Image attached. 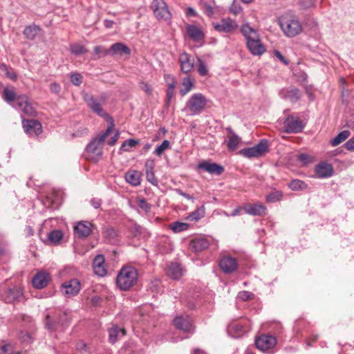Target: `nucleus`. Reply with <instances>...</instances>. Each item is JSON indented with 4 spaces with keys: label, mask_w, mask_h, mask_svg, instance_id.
Wrapping results in <instances>:
<instances>
[{
    "label": "nucleus",
    "mask_w": 354,
    "mask_h": 354,
    "mask_svg": "<svg viewBox=\"0 0 354 354\" xmlns=\"http://www.w3.org/2000/svg\"><path fill=\"white\" fill-rule=\"evenodd\" d=\"M350 135L351 132L348 130L342 131L330 140V143L333 147H336L346 140Z\"/></svg>",
    "instance_id": "40"
},
{
    "label": "nucleus",
    "mask_w": 354,
    "mask_h": 354,
    "mask_svg": "<svg viewBox=\"0 0 354 354\" xmlns=\"http://www.w3.org/2000/svg\"><path fill=\"white\" fill-rule=\"evenodd\" d=\"M107 97L106 95L102 94L98 97H95L92 95L86 93L84 95V100L86 102L88 107L99 116L106 118L109 114L102 109V105L104 104Z\"/></svg>",
    "instance_id": "5"
},
{
    "label": "nucleus",
    "mask_w": 354,
    "mask_h": 354,
    "mask_svg": "<svg viewBox=\"0 0 354 354\" xmlns=\"http://www.w3.org/2000/svg\"><path fill=\"white\" fill-rule=\"evenodd\" d=\"M200 6L207 16L210 17L214 13L216 8L214 0H201Z\"/></svg>",
    "instance_id": "37"
},
{
    "label": "nucleus",
    "mask_w": 354,
    "mask_h": 354,
    "mask_svg": "<svg viewBox=\"0 0 354 354\" xmlns=\"http://www.w3.org/2000/svg\"><path fill=\"white\" fill-rule=\"evenodd\" d=\"M283 194L280 190H274L269 193L266 197V202L268 203H275L282 200Z\"/></svg>",
    "instance_id": "41"
},
{
    "label": "nucleus",
    "mask_w": 354,
    "mask_h": 354,
    "mask_svg": "<svg viewBox=\"0 0 354 354\" xmlns=\"http://www.w3.org/2000/svg\"><path fill=\"white\" fill-rule=\"evenodd\" d=\"M71 315L68 310L49 309L47 310L44 318L45 328L49 331H55L59 328L64 330L71 324Z\"/></svg>",
    "instance_id": "1"
},
{
    "label": "nucleus",
    "mask_w": 354,
    "mask_h": 354,
    "mask_svg": "<svg viewBox=\"0 0 354 354\" xmlns=\"http://www.w3.org/2000/svg\"><path fill=\"white\" fill-rule=\"evenodd\" d=\"M225 130L228 133L227 148L230 151H234L239 145L241 138L234 132L230 127H227Z\"/></svg>",
    "instance_id": "29"
},
{
    "label": "nucleus",
    "mask_w": 354,
    "mask_h": 354,
    "mask_svg": "<svg viewBox=\"0 0 354 354\" xmlns=\"http://www.w3.org/2000/svg\"><path fill=\"white\" fill-rule=\"evenodd\" d=\"M22 291L17 288H8L0 295V299L6 303H12L22 297Z\"/></svg>",
    "instance_id": "20"
},
{
    "label": "nucleus",
    "mask_w": 354,
    "mask_h": 354,
    "mask_svg": "<svg viewBox=\"0 0 354 354\" xmlns=\"http://www.w3.org/2000/svg\"><path fill=\"white\" fill-rule=\"evenodd\" d=\"M253 297L254 294L248 291H241L238 295L239 299L243 301L252 299Z\"/></svg>",
    "instance_id": "53"
},
{
    "label": "nucleus",
    "mask_w": 354,
    "mask_h": 354,
    "mask_svg": "<svg viewBox=\"0 0 354 354\" xmlns=\"http://www.w3.org/2000/svg\"><path fill=\"white\" fill-rule=\"evenodd\" d=\"M304 125L302 121L292 115L288 116L283 122L284 132L287 133H297L302 131Z\"/></svg>",
    "instance_id": "9"
},
{
    "label": "nucleus",
    "mask_w": 354,
    "mask_h": 354,
    "mask_svg": "<svg viewBox=\"0 0 354 354\" xmlns=\"http://www.w3.org/2000/svg\"><path fill=\"white\" fill-rule=\"evenodd\" d=\"M174 322L177 328L184 332H191L193 329L192 321L189 316H177Z\"/></svg>",
    "instance_id": "25"
},
{
    "label": "nucleus",
    "mask_w": 354,
    "mask_h": 354,
    "mask_svg": "<svg viewBox=\"0 0 354 354\" xmlns=\"http://www.w3.org/2000/svg\"><path fill=\"white\" fill-rule=\"evenodd\" d=\"M278 24L283 34L288 37H294L302 31V25L297 17L292 12H286L279 17Z\"/></svg>",
    "instance_id": "2"
},
{
    "label": "nucleus",
    "mask_w": 354,
    "mask_h": 354,
    "mask_svg": "<svg viewBox=\"0 0 354 354\" xmlns=\"http://www.w3.org/2000/svg\"><path fill=\"white\" fill-rule=\"evenodd\" d=\"M281 94L283 95V97L284 99L290 100L292 103H295L301 97L300 91L297 88H292L283 91Z\"/></svg>",
    "instance_id": "36"
},
{
    "label": "nucleus",
    "mask_w": 354,
    "mask_h": 354,
    "mask_svg": "<svg viewBox=\"0 0 354 354\" xmlns=\"http://www.w3.org/2000/svg\"><path fill=\"white\" fill-rule=\"evenodd\" d=\"M138 278V271L134 267L123 266L117 275V286L121 290H128L137 283Z\"/></svg>",
    "instance_id": "3"
},
{
    "label": "nucleus",
    "mask_w": 354,
    "mask_h": 354,
    "mask_svg": "<svg viewBox=\"0 0 354 354\" xmlns=\"http://www.w3.org/2000/svg\"><path fill=\"white\" fill-rule=\"evenodd\" d=\"M109 333V342L111 344H115L118 338L121 336L126 335V330L124 328H121L116 325H113L108 330Z\"/></svg>",
    "instance_id": "30"
},
{
    "label": "nucleus",
    "mask_w": 354,
    "mask_h": 354,
    "mask_svg": "<svg viewBox=\"0 0 354 354\" xmlns=\"http://www.w3.org/2000/svg\"><path fill=\"white\" fill-rule=\"evenodd\" d=\"M268 147V141L266 139H262L255 146L241 149L239 154L247 158H259L265 154Z\"/></svg>",
    "instance_id": "7"
},
{
    "label": "nucleus",
    "mask_w": 354,
    "mask_h": 354,
    "mask_svg": "<svg viewBox=\"0 0 354 354\" xmlns=\"http://www.w3.org/2000/svg\"><path fill=\"white\" fill-rule=\"evenodd\" d=\"M298 160L304 165H307L310 162L311 158L306 153H301L298 156Z\"/></svg>",
    "instance_id": "57"
},
{
    "label": "nucleus",
    "mask_w": 354,
    "mask_h": 354,
    "mask_svg": "<svg viewBox=\"0 0 354 354\" xmlns=\"http://www.w3.org/2000/svg\"><path fill=\"white\" fill-rule=\"evenodd\" d=\"M194 86V80L189 76H186L182 80L181 88L180 89V94L181 96H185L190 92Z\"/></svg>",
    "instance_id": "35"
},
{
    "label": "nucleus",
    "mask_w": 354,
    "mask_h": 354,
    "mask_svg": "<svg viewBox=\"0 0 354 354\" xmlns=\"http://www.w3.org/2000/svg\"><path fill=\"white\" fill-rule=\"evenodd\" d=\"M276 344V337L270 335L263 334L255 339L257 348L263 352H268L272 349Z\"/></svg>",
    "instance_id": "10"
},
{
    "label": "nucleus",
    "mask_w": 354,
    "mask_h": 354,
    "mask_svg": "<svg viewBox=\"0 0 354 354\" xmlns=\"http://www.w3.org/2000/svg\"><path fill=\"white\" fill-rule=\"evenodd\" d=\"M170 142L167 140H165L159 146L156 147L153 153L157 156L160 157L167 149L170 148Z\"/></svg>",
    "instance_id": "46"
},
{
    "label": "nucleus",
    "mask_w": 354,
    "mask_h": 354,
    "mask_svg": "<svg viewBox=\"0 0 354 354\" xmlns=\"http://www.w3.org/2000/svg\"><path fill=\"white\" fill-rule=\"evenodd\" d=\"M212 26L216 31L224 33H232L238 28L236 21L230 17L223 18L220 21L213 23Z\"/></svg>",
    "instance_id": "11"
},
{
    "label": "nucleus",
    "mask_w": 354,
    "mask_h": 354,
    "mask_svg": "<svg viewBox=\"0 0 354 354\" xmlns=\"http://www.w3.org/2000/svg\"><path fill=\"white\" fill-rule=\"evenodd\" d=\"M241 32L245 37L246 41L252 38H257V37L259 36L257 31L250 27L248 24H245L241 26Z\"/></svg>",
    "instance_id": "38"
},
{
    "label": "nucleus",
    "mask_w": 354,
    "mask_h": 354,
    "mask_svg": "<svg viewBox=\"0 0 354 354\" xmlns=\"http://www.w3.org/2000/svg\"><path fill=\"white\" fill-rule=\"evenodd\" d=\"M112 131V127H109L98 138L93 139L86 146V151L91 156V158L98 160L102 156V147L105 139Z\"/></svg>",
    "instance_id": "4"
},
{
    "label": "nucleus",
    "mask_w": 354,
    "mask_h": 354,
    "mask_svg": "<svg viewBox=\"0 0 354 354\" xmlns=\"http://www.w3.org/2000/svg\"><path fill=\"white\" fill-rule=\"evenodd\" d=\"M104 236L112 243L118 241V231L113 227H107L104 232Z\"/></svg>",
    "instance_id": "43"
},
{
    "label": "nucleus",
    "mask_w": 354,
    "mask_h": 354,
    "mask_svg": "<svg viewBox=\"0 0 354 354\" xmlns=\"http://www.w3.org/2000/svg\"><path fill=\"white\" fill-rule=\"evenodd\" d=\"M344 147L351 151H354V137L349 139L345 144Z\"/></svg>",
    "instance_id": "61"
},
{
    "label": "nucleus",
    "mask_w": 354,
    "mask_h": 354,
    "mask_svg": "<svg viewBox=\"0 0 354 354\" xmlns=\"http://www.w3.org/2000/svg\"><path fill=\"white\" fill-rule=\"evenodd\" d=\"M71 53L75 55H79L84 53L85 49L82 45L73 44L71 47Z\"/></svg>",
    "instance_id": "52"
},
{
    "label": "nucleus",
    "mask_w": 354,
    "mask_h": 354,
    "mask_svg": "<svg viewBox=\"0 0 354 354\" xmlns=\"http://www.w3.org/2000/svg\"><path fill=\"white\" fill-rule=\"evenodd\" d=\"M167 274L174 280H178L183 276V268L176 262H171L167 267Z\"/></svg>",
    "instance_id": "27"
},
{
    "label": "nucleus",
    "mask_w": 354,
    "mask_h": 354,
    "mask_svg": "<svg viewBox=\"0 0 354 354\" xmlns=\"http://www.w3.org/2000/svg\"><path fill=\"white\" fill-rule=\"evenodd\" d=\"M82 75L79 73H72L70 75L71 82L75 86H80L82 82Z\"/></svg>",
    "instance_id": "49"
},
{
    "label": "nucleus",
    "mask_w": 354,
    "mask_h": 354,
    "mask_svg": "<svg viewBox=\"0 0 354 354\" xmlns=\"http://www.w3.org/2000/svg\"><path fill=\"white\" fill-rule=\"evenodd\" d=\"M186 31L188 36L193 41L201 44L203 43L205 34L200 27L193 24H188L186 26Z\"/></svg>",
    "instance_id": "21"
},
{
    "label": "nucleus",
    "mask_w": 354,
    "mask_h": 354,
    "mask_svg": "<svg viewBox=\"0 0 354 354\" xmlns=\"http://www.w3.org/2000/svg\"><path fill=\"white\" fill-rule=\"evenodd\" d=\"M138 207L146 213L151 211V205L144 198L140 199L138 202Z\"/></svg>",
    "instance_id": "51"
},
{
    "label": "nucleus",
    "mask_w": 354,
    "mask_h": 354,
    "mask_svg": "<svg viewBox=\"0 0 354 354\" xmlns=\"http://www.w3.org/2000/svg\"><path fill=\"white\" fill-rule=\"evenodd\" d=\"M110 55H129L131 51L129 48L122 43H115L111 45L109 48Z\"/></svg>",
    "instance_id": "33"
},
{
    "label": "nucleus",
    "mask_w": 354,
    "mask_h": 354,
    "mask_svg": "<svg viewBox=\"0 0 354 354\" xmlns=\"http://www.w3.org/2000/svg\"><path fill=\"white\" fill-rule=\"evenodd\" d=\"M160 288V281L158 279H154L151 281L149 288L153 292H158Z\"/></svg>",
    "instance_id": "56"
},
{
    "label": "nucleus",
    "mask_w": 354,
    "mask_h": 354,
    "mask_svg": "<svg viewBox=\"0 0 354 354\" xmlns=\"http://www.w3.org/2000/svg\"><path fill=\"white\" fill-rule=\"evenodd\" d=\"M16 106V109L21 111L28 116H35L36 114V111L26 95H18Z\"/></svg>",
    "instance_id": "12"
},
{
    "label": "nucleus",
    "mask_w": 354,
    "mask_h": 354,
    "mask_svg": "<svg viewBox=\"0 0 354 354\" xmlns=\"http://www.w3.org/2000/svg\"><path fill=\"white\" fill-rule=\"evenodd\" d=\"M209 245V241L204 237L196 238L193 239L190 243L191 248L196 252H200L207 249Z\"/></svg>",
    "instance_id": "28"
},
{
    "label": "nucleus",
    "mask_w": 354,
    "mask_h": 354,
    "mask_svg": "<svg viewBox=\"0 0 354 354\" xmlns=\"http://www.w3.org/2000/svg\"><path fill=\"white\" fill-rule=\"evenodd\" d=\"M198 168L203 169L210 174L220 176L224 171V167L209 160H203L198 165Z\"/></svg>",
    "instance_id": "17"
},
{
    "label": "nucleus",
    "mask_w": 354,
    "mask_h": 354,
    "mask_svg": "<svg viewBox=\"0 0 354 354\" xmlns=\"http://www.w3.org/2000/svg\"><path fill=\"white\" fill-rule=\"evenodd\" d=\"M205 215V208L203 206H201L198 208H197L194 212H191L187 216V219L190 221H197L200 220L201 218H203Z\"/></svg>",
    "instance_id": "44"
},
{
    "label": "nucleus",
    "mask_w": 354,
    "mask_h": 354,
    "mask_svg": "<svg viewBox=\"0 0 354 354\" xmlns=\"http://www.w3.org/2000/svg\"><path fill=\"white\" fill-rule=\"evenodd\" d=\"M50 279L48 273L44 271L37 272L32 278V285L35 288L41 289L47 286Z\"/></svg>",
    "instance_id": "23"
},
{
    "label": "nucleus",
    "mask_w": 354,
    "mask_h": 354,
    "mask_svg": "<svg viewBox=\"0 0 354 354\" xmlns=\"http://www.w3.org/2000/svg\"><path fill=\"white\" fill-rule=\"evenodd\" d=\"M228 332L234 337L241 336L247 331L246 327L241 323L233 322L228 325Z\"/></svg>",
    "instance_id": "34"
},
{
    "label": "nucleus",
    "mask_w": 354,
    "mask_h": 354,
    "mask_svg": "<svg viewBox=\"0 0 354 354\" xmlns=\"http://www.w3.org/2000/svg\"><path fill=\"white\" fill-rule=\"evenodd\" d=\"M207 104V100L202 93H195L187 102L185 109L192 115H198Z\"/></svg>",
    "instance_id": "8"
},
{
    "label": "nucleus",
    "mask_w": 354,
    "mask_h": 354,
    "mask_svg": "<svg viewBox=\"0 0 354 354\" xmlns=\"http://www.w3.org/2000/svg\"><path fill=\"white\" fill-rule=\"evenodd\" d=\"M151 8L153 10L155 17L158 21L170 23L171 13L164 0H153L151 4Z\"/></svg>",
    "instance_id": "6"
},
{
    "label": "nucleus",
    "mask_w": 354,
    "mask_h": 354,
    "mask_svg": "<svg viewBox=\"0 0 354 354\" xmlns=\"http://www.w3.org/2000/svg\"><path fill=\"white\" fill-rule=\"evenodd\" d=\"M146 177L147 181H149L153 185H158V181L154 175L153 171H146Z\"/></svg>",
    "instance_id": "54"
},
{
    "label": "nucleus",
    "mask_w": 354,
    "mask_h": 354,
    "mask_svg": "<svg viewBox=\"0 0 354 354\" xmlns=\"http://www.w3.org/2000/svg\"><path fill=\"white\" fill-rule=\"evenodd\" d=\"M315 172L319 178H327L334 174L332 165L326 162H321L315 167Z\"/></svg>",
    "instance_id": "18"
},
{
    "label": "nucleus",
    "mask_w": 354,
    "mask_h": 354,
    "mask_svg": "<svg viewBox=\"0 0 354 354\" xmlns=\"http://www.w3.org/2000/svg\"><path fill=\"white\" fill-rule=\"evenodd\" d=\"M170 228L175 233L181 232L189 228V224L182 222H174L170 225Z\"/></svg>",
    "instance_id": "45"
},
{
    "label": "nucleus",
    "mask_w": 354,
    "mask_h": 354,
    "mask_svg": "<svg viewBox=\"0 0 354 354\" xmlns=\"http://www.w3.org/2000/svg\"><path fill=\"white\" fill-rule=\"evenodd\" d=\"M13 348L10 344H0V354H12Z\"/></svg>",
    "instance_id": "50"
},
{
    "label": "nucleus",
    "mask_w": 354,
    "mask_h": 354,
    "mask_svg": "<svg viewBox=\"0 0 354 354\" xmlns=\"http://www.w3.org/2000/svg\"><path fill=\"white\" fill-rule=\"evenodd\" d=\"M198 72L201 76H205L208 74V68L205 62L201 59L198 58Z\"/></svg>",
    "instance_id": "48"
},
{
    "label": "nucleus",
    "mask_w": 354,
    "mask_h": 354,
    "mask_svg": "<svg viewBox=\"0 0 354 354\" xmlns=\"http://www.w3.org/2000/svg\"><path fill=\"white\" fill-rule=\"evenodd\" d=\"M126 181L133 186L140 185L142 174L137 170H130L125 174Z\"/></svg>",
    "instance_id": "31"
},
{
    "label": "nucleus",
    "mask_w": 354,
    "mask_h": 354,
    "mask_svg": "<svg viewBox=\"0 0 354 354\" xmlns=\"http://www.w3.org/2000/svg\"><path fill=\"white\" fill-rule=\"evenodd\" d=\"M138 143V140H136L134 139H129L126 140L121 146V149H123L127 146L129 147H133Z\"/></svg>",
    "instance_id": "58"
},
{
    "label": "nucleus",
    "mask_w": 354,
    "mask_h": 354,
    "mask_svg": "<svg viewBox=\"0 0 354 354\" xmlns=\"http://www.w3.org/2000/svg\"><path fill=\"white\" fill-rule=\"evenodd\" d=\"M288 187L292 191H299L307 189L308 185L302 180L295 179L289 183Z\"/></svg>",
    "instance_id": "42"
},
{
    "label": "nucleus",
    "mask_w": 354,
    "mask_h": 354,
    "mask_svg": "<svg viewBox=\"0 0 354 354\" xmlns=\"http://www.w3.org/2000/svg\"><path fill=\"white\" fill-rule=\"evenodd\" d=\"M178 62L180 65V70L184 73L187 74L194 68V60L191 59V55L187 53H183L180 54Z\"/></svg>",
    "instance_id": "24"
},
{
    "label": "nucleus",
    "mask_w": 354,
    "mask_h": 354,
    "mask_svg": "<svg viewBox=\"0 0 354 354\" xmlns=\"http://www.w3.org/2000/svg\"><path fill=\"white\" fill-rule=\"evenodd\" d=\"M315 0H301L300 5L304 8H309L314 6Z\"/></svg>",
    "instance_id": "60"
},
{
    "label": "nucleus",
    "mask_w": 354,
    "mask_h": 354,
    "mask_svg": "<svg viewBox=\"0 0 354 354\" xmlns=\"http://www.w3.org/2000/svg\"><path fill=\"white\" fill-rule=\"evenodd\" d=\"M274 55L284 64H286V65L288 64V62L285 59V57L282 55V54L279 51H277V50L274 51Z\"/></svg>",
    "instance_id": "63"
},
{
    "label": "nucleus",
    "mask_w": 354,
    "mask_h": 354,
    "mask_svg": "<svg viewBox=\"0 0 354 354\" xmlns=\"http://www.w3.org/2000/svg\"><path fill=\"white\" fill-rule=\"evenodd\" d=\"M63 237V232L61 230H53L48 234V239L53 243H58Z\"/></svg>",
    "instance_id": "47"
},
{
    "label": "nucleus",
    "mask_w": 354,
    "mask_h": 354,
    "mask_svg": "<svg viewBox=\"0 0 354 354\" xmlns=\"http://www.w3.org/2000/svg\"><path fill=\"white\" fill-rule=\"evenodd\" d=\"M61 87L59 84L53 82L50 85V90L52 93H58L60 91Z\"/></svg>",
    "instance_id": "62"
},
{
    "label": "nucleus",
    "mask_w": 354,
    "mask_h": 354,
    "mask_svg": "<svg viewBox=\"0 0 354 354\" xmlns=\"http://www.w3.org/2000/svg\"><path fill=\"white\" fill-rule=\"evenodd\" d=\"M40 30L41 28L39 26L32 24L25 28L24 30V35L27 39L33 40L39 34Z\"/></svg>",
    "instance_id": "39"
},
{
    "label": "nucleus",
    "mask_w": 354,
    "mask_h": 354,
    "mask_svg": "<svg viewBox=\"0 0 354 354\" xmlns=\"http://www.w3.org/2000/svg\"><path fill=\"white\" fill-rule=\"evenodd\" d=\"M246 46L253 55H261L266 51V48L261 43L259 36L247 41Z\"/></svg>",
    "instance_id": "22"
},
{
    "label": "nucleus",
    "mask_w": 354,
    "mask_h": 354,
    "mask_svg": "<svg viewBox=\"0 0 354 354\" xmlns=\"http://www.w3.org/2000/svg\"><path fill=\"white\" fill-rule=\"evenodd\" d=\"M24 131L30 136L37 137L42 132L41 124L36 120H23Z\"/></svg>",
    "instance_id": "13"
},
{
    "label": "nucleus",
    "mask_w": 354,
    "mask_h": 354,
    "mask_svg": "<svg viewBox=\"0 0 354 354\" xmlns=\"http://www.w3.org/2000/svg\"><path fill=\"white\" fill-rule=\"evenodd\" d=\"M94 52L95 54L99 55L100 56L110 55L109 49L107 50L101 46H95L94 48Z\"/></svg>",
    "instance_id": "55"
},
{
    "label": "nucleus",
    "mask_w": 354,
    "mask_h": 354,
    "mask_svg": "<svg viewBox=\"0 0 354 354\" xmlns=\"http://www.w3.org/2000/svg\"><path fill=\"white\" fill-rule=\"evenodd\" d=\"M104 257L102 254L97 255L93 261V272L96 275L104 277L106 274V270L104 267Z\"/></svg>",
    "instance_id": "26"
},
{
    "label": "nucleus",
    "mask_w": 354,
    "mask_h": 354,
    "mask_svg": "<svg viewBox=\"0 0 354 354\" xmlns=\"http://www.w3.org/2000/svg\"><path fill=\"white\" fill-rule=\"evenodd\" d=\"M219 267L225 274L232 273L238 268V262L235 258L231 256H223L219 261Z\"/></svg>",
    "instance_id": "14"
},
{
    "label": "nucleus",
    "mask_w": 354,
    "mask_h": 354,
    "mask_svg": "<svg viewBox=\"0 0 354 354\" xmlns=\"http://www.w3.org/2000/svg\"><path fill=\"white\" fill-rule=\"evenodd\" d=\"M81 289L80 281L77 279H72L62 285V292L68 297L76 295Z\"/></svg>",
    "instance_id": "15"
},
{
    "label": "nucleus",
    "mask_w": 354,
    "mask_h": 354,
    "mask_svg": "<svg viewBox=\"0 0 354 354\" xmlns=\"http://www.w3.org/2000/svg\"><path fill=\"white\" fill-rule=\"evenodd\" d=\"M243 208L246 214L254 216H264L267 211L266 207L261 203H246Z\"/></svg>",
    "instance_id": "19"
},
{
    "label": "nucleus",
    "mask_w": 354,
    "mask_h": 354,
    "mask_svg": "<svg viewBox=\"0 0 354 354\" xmlns=\"http://www.w3.org/2000/svg\"><path fill=\"white\" fill-rule=\"evenodd\" d=\"M242 10L241 6L239 3L234 2L230 7V12L234 15L239 14Z\"/></svg>",
    "instance_id": "59"
},
{
    "label": "nucleus",
    "mask_w": 354,
    "mask_h": 354,
    "mask_svg": "<svg viewBox=\"0 0 354 354\" xmlns=\"http://www.w3.org/2000/svg\"><path fill=\"white\" fill-rule=\"evenodd\" d=\"M17 97L14 88H5L2 93L3 99L14 108H17Z\"/></svg>",
    "instance_id": "32"
},
{
    "label": "nucleus",
    "mask_w": 354,
    "mask_h": 354,
    "mask_svg": "<svg viewBox=\"0 0 354 354\" xmlns=\"http://www.w3.org/2000/svg\"><path fill=\"white\" fill-rule=\"evenodd\" d=\"M92 223L89 221H79L73 228L75 236L80 239H85L88 237L92 232Z\"/></svg>",
    "instance_id": "16"
},
{
    "label": "nucleus",
    "mask_w": 354,
    "mask_h": 354,
    "mask_svg": "<svg viewBox=\"0 0 354 354\" xmlns=\"http://www.w3.org/2000/svg\"><path fill=\"white\" fill-rule=\"evenodd\" d=\"M141 88L145 91L148 95L151 94V88L147 83L142 82Z\"/></svg>",
    "instance_id": "64"
}]
</instances>
